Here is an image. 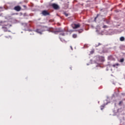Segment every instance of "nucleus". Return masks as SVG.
I'll list each match as a JSON object with an SVG mask.
<instances>
[{"label": "nucleus", "mask_w": 125, "mask_h": 125, "mask_svg": "<svg viewBox=\"0 0 125 125\" xmlns=\"http://www.w3.org/2000/svg\"><path fill=\"white\" fill-rule=\"evenodd\" d=\"M46 31H48V32H51V33H54V34H56L57 33H59L60 30H55V29L52 28V27H50L47 28Z\"/></svg>", "instance_id": "obj_1"}, {"label": "nucleus", "mask_w": 125, "mask_h": 125, "mask_svg": "<svg viewBox=\"0 0 125 125\" xmlns=\"http://www.w3.org/2000/svg\"><path fill=\"white\" fill-rule=\"evenodd\" d=\"M71 27L73 28V29H79V28L81 27V24L80 23H73L71 24Z\"/></svg>", "instance_id": "obj_2"}, {"label": "nucleus", "mask_w": 125, "mask_h": 125, "mask_svg": "<svg viewBox=\"0 0 125 125\" xmlns=\"http://www.w3.org/2000/svg\"><path fill=\"white\" fill-rule=\"evenodd\" d=\"M51 6H52L54 9H56V10L59 9V6L57 4L53 3L51 4Z\"/></svg>", "instance_id": "obj_3"}, {"label": "nucleus", "mask_w": 125, "mask_h": 125, "mask_svg": "<svg viewBox=\"0 0 125 125\" xmlns=\"http://www.w3.org/2000/svg\"><path fill=\"white\" fill-rule=\"evenodd\" d=\"M42 14L44 16H46L47 15H49V13L46 10H43L42 11Z\"/></svg>", "instance_id": "obj_4"}, {"label": "nucleus", "mask_w": 125, "mask_h": 125, "mask_svg": "<svg viewBox=\"0 0 125 125\" xmlns=\"http://www.w3.org/2000/svg\"><path fill=\"white\" fill-rule=\"evenodd\" d=\"M14 9L16 11H20L21 10V7L20 6H16L14 8Z\"/></svg>", "instance_id": "obj_5"}, {"label": "nucleus", "mask_w": 125, "mask_h": 125, "mask_svg": "<svg viewBox=\"0 0 125 125\" xmlns=\"http://www.w3.org/2000/svg\"><path fill=\"white\" fill-rule=\"evenodd\" d=\"M100 61H101L102 62H104L105 61V58L104 57L100 56L99 57Z\"/></svg>", "instance_id": "obj_6"}, {"label": "nucleus", "mask_w": 125, "mask_h": 125, "mask_svg": "<svg viewBox=\"0 0 125 125\" xmlns=\"http://www.w3.org/2000/svg\"><path fill=\"white\" fill-rule=\"evenodd\" d=\"M2 29H3L4 32H7V27H6V26H3Z\"/></svg>", "instance_id": "obj_7"}, {"label": "nucleus", "mask_w": 125, "mask_h": 125, "mask_svg": "<svg viewBox=\"0 0 125 125\" xmlns=\"http://www.w3.org/2000/svg\"><path fill=\"white\" fill-rule=\"evenodd\" d=\"M37 33H38V34H40V35H42V31H41L40 29H36Z\"/></svg>", "instance_id": "obj_8"}, {"label": "nucleus", "mask_w": 125, "mask_h": 125, "mask_svg": "<svg viewBox=\"0 0 125 125\" xmlns=\"http://www.w3.org/2000/svg\"><path fill=\"white\" fill-rule=\"evenodd\" d=\"M120 41L121 42H124L125 41V37H121L120 38Z\"/></svg>", "instance_id": "obj_9"}, {"label": "nucleus", "mask_w": 125, "mask_h": 125, "mask_svg": "<svg viewBox=\"0 0 125 125\" xmlns=\"http://www.w3.org/2000/svg\"><path fill=\"white\" fill-rule=\"evenodd\" d=\"M83 29H81L78 30V33L79 34L83 33Z\"/></svg>", "instance_id": "obj_10"}, {"label": "nucleus", "mask_w": 125, "mask_h": 125, "mask_svg": "<svg viewBox=\"0 0 125 125\" xmlns=\"http://www.w3.org/2000/svg\"><path fill=\"white\" fill-rule=\"evenodd\" d=\"M72 37L74 39H76L78 37V35L77 34H73Z\"/></svg>", "instance_id": "obj_11"}, {"label": "nucleus", "mask_w": 125, "mask_h": 125, "mask_svg": "<svg viewBox=\"0 0 125 125\" xmlns=\"http://www.w3.org/2000/svg\"><path fill=\"white\" fill-rule=\"evenodd\" d=\"M125 62V59L122 58L121 59H120V62H121V63H123V62Z\"/></svg>", "instance_id": "obj_12"}, {"label": "nucleus", "mask_w": 125, "mask_h": 125, "mask_svg": "<svg viewBox=\"0 0 125 125\" xmlns=\"http://www.w3.org/2000/svg\"><path fill=\"white\" fill-rule=\"evenodd\" d=\"M104 108H105V105L101 106V110H103V109H104Z\"/></svg>", "instance_id": "obj_13"}, {"label": "nucleus", "mask_w": 125, "mask_h": 125, "mask_svg": "<svg viewBox=\"0 0 125 125\" xmlns=\"http://www.w3.org/2000/svg\"><path fill=\"white\" fill-rule=\"evenodd\" d=\"M106 24H109L110 23V20H105Z\"/></svg>", "instance_id": "obj_14"}, {"label": "nucleus", "mask_w": 125, "mask_h": 125, "mask_svg": "<svg viewBox=\"0 0 125 125\" xmlns=\"http://www.w3.org/2000/svg\"><path fill=\"white\" fill-rule=\"evenodd\" d=\"M99 45H101V43H97V44H96V47H98V46H99Z\"/></svg>", "instance_id": "obj_15"}, {"label": "nucleus", "mask_w": 125, "mask_h": 125, "mask_svg": "<svg viewBox=\"0 0 125 125\" xmlns=\"http://www.w3.org/2000/svg\"><path fill=\"white\" fill-rule=\"evenodd\" d=\"M123 101H120L119 103V105H120V106H122V105L123 104Z\"/></svg>", "instance_id": "obj_16"}, {"label": "nucleus", "mask_w": 125, "mask_h": 125, "mask_svg": "<svg viewBox=\"0 0 125 125\" xmlns=\"http://www.w3.org/2000/svg\"><path fill=\"white\" fill-rule=\"evenodd\" d=\"M103 28H104V29H107V28H108V26H107V25H104L103 26Z\"/></svg>", "instance_id": "obj_17"}, {"label": "nucleus", "mask_w": 125, "mask_h": 125, "mask_svg": "<svg viewBox=\"0 0 125 125\" xmlns=\"http://www.w3.org/2000/svg\"><path fill=\"white\" fill-rule=\"evenodd\" d=\"M116 66H119V63H116L115 64L113 65V67H116Z\"/></svg>", "instance_id": "obj_18"}, {"label": "nucleus", "mask_w": 125, "mask_h": 125, "mask_svg": "<svg viewBox=\"0 0 125 125\" xmlns=\"http://www.w3.org/2000/svg\"><path fill=\"white\" fill-rule=\"evenodd\" d=\"M98 18V15H97L96 17L95 18V21L96 22V19Z\"/></svg>", "instance_id": "obj_19"}, {"label": "nucleus", "mask_w": 125, "mask_h": 125, "mask_svg": "<svg viewBox=\"0 0 125 125\" xmlns=\"http://www.w3.org/2000/svg\"><path fill=\"white\" fill-rule=\"evenodd\" d=\"M64 15L66 16V17H68V14H67L66 13H64Z\"/></svg>", "instance_id": "obj_20"}, {"label": "nucleus", "mask_w": 125, "mask_h": 125, "mask_svg": "<svg viewBox=\"0 0 125 125\" xmlns=\"http://www.w3.org/2000/svg\"><path fill=\"white\" fill-rule=\"evenodd\" d=\"M61 35H62V36H65V34H64V33H62V34H61Z\"/></svg>", "instance_id": "obj_21"}, {"label": "nucleus", "mask_w": 125, "mask_h": 125, "mask_svg": "<svg viewBox=\"0 0 125 125\" xmlns=\"http://www.w3.org/2000/svg\"><path fill=\"white\" fill-rule=\"evenodd\" d=\"M106 20H107V19H104V21H105V22H106Z\"/></svg>", "instance_id": "obj_22"}, {"label": "nucleus", "mask_w": 125, "mask_h": 125, "mask_svg": "<svg viewBox=\"0 0 125 125\" xmlns=\"http://www.w3.org/2000/svg\"><path fill=\"white\" fill-rule=\"evenodd\" d=\"M93 52H94V51H92L91 52V53H93Z\"/></svg>", "instance_id": "obj_23"}, {"label": "nucleus", "mask_w": 125, "mask_h": 125, "mask_svg": "<svg viewBox=\"0 0 125 125\" xmlns=\"http://www.w3.org/2000/svg\"><path fill=\"white\" fill-rule=\"evenodd\" d=\"M23 7H26V5H23Z\"/></svg>", "instance_id": "obj_24"}]
</instances>
